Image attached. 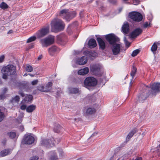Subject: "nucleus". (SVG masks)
Segmentation results:
<instances>
[{
	"label": "nucleus",
	"mask_w": 160,
	"mask_h": 160,
	"mask_svg": "<svg viewBox=\"0 0 160 160\" xmlns=\"http://www.w3.org/2000/svg\"><path fill=\"white\" fill-rule=\"evenodd\" d=\"M106 40L109 42L112 50H122L123 49L122 44L118 42L119 38L113 34H109L105 36Z\"/></svg>",
	"instance_id": "1"
},
{
	"label": "nucleus",
	"mask_w": 160,
	"mask_h": 160,
	"mask_svg": "<svg viewBox=\"0 0 160 160\" xmlns=\"http://www.w3.org/2000/svg\"><path fill=\"white\" fill-rule=\"evenodd\" d=\"M16 71V67L12 65H9L3 67L1 70L3 75L2 78L6 79L8 76L15 74Z\"/></svg>",
	"instance_id": "2"
},
{
	"label": "nucleus",
	"mask_w": 160,
	"mask_h": 160,
	"mask_svg": "<svg viewBox=\"0 0 160 160\" xmlns=\"http://www.w3.org/2000/svg\"><path fill=\"white\" fill-rule=\"evenodd\" d=\"M52 30L55 32L57 30H61L64 28V24L63 22L59 19L55 18L51 23Z\"/></svg>",
	"instance_id": "3"
},
{
	"label": "nucleus",
	"mask_w": 160,
	"mask_h": 160,
	"mask_svg": "<svg viewBox=\"0 0 160 160\" xmlns=\"http://www.w3.org/2000/svg\"><path fill=\"white\" fill-rule=\"evenodd\" d=\"M60 16H64V18L68 22L69 21L76 16V13L74 12H69L68 9H63L59 13Z\"/></svg>",
	"instance_id": "4"
},
{
	"label": "nucleus",
	"mask_w": 160,
	"mask_h": 160,
	"mask_svg": "<svg viewBox=\"0 0 160 160\" xmlns=\"http://www.w3.org/2000/svg\"><path fill=\"white\" fill-rule=\"evenodd\" d=\"M97 83V80L96 78L92 77L86 78L84 81V84L86 87H94Z\"/></svg>",
	"instance_id": "5"
},
{
	"label": "nucleus",
	"mask_w": 160,
	"mask_h": 160,
	"mask_svg": "<svg viewBox=\"0 0 160 160\" xmlns=\"http://www.w3.org/2000/svg\"><path fill=\"white\" fill-rule=\"evenodd\" d=\"M54 36H49L45 38L41 39L40 42L43 46L47 47L54 42Z\"/></svg>",
	"instance_id": "6"
},
{
	"label": "nucleus",
	"mask_w": 160,
	"mask_h": 160,
	"mask_svg": "<svg viewBox=\"0 0 160 160\" xmlns=\"http://www.w3.org/2000/svg\"><path fill=\"white\" fill-rule=\"evenodd\" d=\"M101 68V66L100 65L98 64L93 65L90 68V72L93 74L101 76L102 75Z\"/></svg>",
	"instance_id": "7"
},
{
	"label": "nucleus",
	"mask_w": 160,
	"mask_h": 160,
	"mask_svg": "<svg viewBox=\"0 0 160 160\" xmlns=\"http://www.w3.org/2000/svg\"><path fill=\"white\" fill-rule=\"evenodd\" d=\"M130 18L136 22H140L142 19V16L140 13L136 12H132L129 14Z\"/></svg>",
	"instance_id": "8"
},
{
	"label": "nucleus",
	"mask_w": 160,
	"mask_h": 160,
	"mask_svg": "<svg viewBox=\"0 0 160 160\" xmlns=\"http://www.w3.org/2000/svg\"><path fill=\"white\" fill-rule=\"evenodd\" d=\"M49 26H48L39 30L36 33V35L38 38H41L47 34L49 33Z\"/></svg>",
	"instance_id": "9"
},
{
	"label": "nucleus",
	"mask_w": 160,
	"mask_h": 160,
	"mask_svg": "<svg viewBox=\"0 0 160 160\" xmlns=\"http://www.w3.org/2000/svg\"><path fill=\"white\" fill-rule=\"evenodd\" d=\"M54 140L52 138L49 140L43 139L41 142L40 144L41 145L46 147L50 148L53 147L54 145Z\"/></svg>",
	"instance_id": "10"
},
{
	"label": "nucleus",
	"mask_w": 160,
	"mask_h": 160,
	"mask_svg": "<svg viewBox=\"0 0 160 160\" xmlns=\"http://www.w3.org/2000/svg\"><path fill=\"white\" fill-rule=\"evenodd\" d=\"M83 53L88 58L92 59H93L98 55L97 52L95 51H85Z\"/></svg>",
	"instance_id": "11"
},
{
	"label": "nucleus",
	"mask_w": 160,
	"mask_h": 160,
	"mask_svg": "<svg viewBox=\"0 0 160 160\" xmlns=\"http://www.w3.org/2000/svg\"><path fill=\"white\" fill-rule=\"evenodd\" d=\"M152 90L149 92L154 94L155 93L160 91V83H155L151 86Z\"/></svg>",
	"instance_id": "12"
},
{
	"label": "nucleus",
	"mask_w": 160,
	"mask_h": 160,
	"mask_svg": "<svg viewBox=\"0 0 160 160\" xmlns=\"http://www.w3.org/2000/svg\"><path fill=\"white\" fill-rule=\"evenodd\" d=\"M150 93L149 92L148 93L147 91L143 92V91H141L138 96V99L140 102H143L147 99Z\"/></svg>",
	"instance_id": "13"
},
{
	"label": "nucleus",
	"mask_w": 160,
	"mask_h": 160,
	"mask_svg": "<svg viewBox=\"0 0 160 160\" xmlns=\"http://www.w3.org/2000/svg\"><path fill=\"white\" fill-rule=\"evenodd\" d=\"M34 141V138L30 135H25L22 141L23 143L27 144H31L33 143Z\"/></svg>",
	"instance_id": "14"
},
{
	"label": "nucleus",
	"mask_w": 160,
	"mask_h": 160,
	"mask_svg": "<svg viewBox=\"0 0 160 160\" xmlns=\"http://www.w3.org/2000/svg\"><path fill=\"white\" fill-rule=\"evenodd\" d=\"M142 30L140 28H137L134 30L130 34L132 38H135L139 35L142 32Z\"/></svg>",
	"instance_id": "15"
},
{
	"label": "nucleus",
	"mask_w": 160,
	"mask_h": 160,
	"mask_svg": "<svg viewBox=\"0 0 160 160\" xmlns=\"http://www.w3.org/2000/svg\"><path fill=\"white\" fill-rule=\"evenodd\" d=\"M97 40L98 43L99 48L102 50H104L106 47L105 42L100 38H97Z\"/></svg>",
	"instance_id": "16"
},
{
	"label": "nucleus",
	"mask_w": 160,
	"mask_h": 160,
	"mask_svg": "<svg viewBox=\"0 0 160 160\" xmlns=\"http://www.w3.org/2000/svg\"><path fill=\"white\" fill-rule=\"evenodd\" d=\"M88 61L87 58L82 56L81 58H78L77 61V63L79 65H84L87 63Z\"/></svg>",
	"instance_id": "17"
},
{
	"label": "nucleus",
	"mask_w": 160,
	"mask_h": 160,
	"mask_svg": "<svg viewBox=\"0 0 160 160\" xmlns=\"http://www.w3.org/2000/svg\"><path fill=\"white\" fill-rule=\"evenodd\" d=\"M88 47L91 49L96 47L97 44L95 40L93 38L90 39L88 41Z\"/></svg>",
	"instance_id": "18"
},
{
	"label": "nucleus",
	"mask_w": 160,
	"mask_h": 160,
	"mask_svg": "<svg viewBox=\"0 0 160 160\" xmlns=\"http://www.w3.org/2000/svg\"><path fill=\"white\" fill-rule=\"evenodd\" d=\"M12 150L10 148H8L4 149L0 152V156L2 157H5L7 155L10 154Z\"/></svg>",
	"instance_id": "19"
},
{
	"label": "nucleus",
	"mask_w": 160,
	"mask_h": 160,
	"mask_svg": "<svg viewBox=\"0 0 160 160\" xmlns=\"http://www.w3.org/2000/svg\"><path fill=\"white\" fill-rule=\"evenodd\" d=\"M123 32L125 33H128L129 32V25L127 22H125L122 27Z\"/></svg>",
	"instance_id": "20"
},
{
	"label": "nucleus",
	"mask_w": 160,
	"mask_h": 160,
	"mask_svg": "<svg viewBox=\"0 0 160 160\" xmlns=\"http://www.w3.org/2000/svg\"><path fill=\"white\" fill-rule=\"evenodd\" d=\"M137 132L138 130L136 129H134L131 131L128 134L126 138V141H128Z\"/></svg>",
	"instance_id": "21"
},
{
	"label": "nucleus",
	"mask_w": 160,
	"mask_h": 160,
	"mask_svg": "<svg viewBox=\"0 0 160 160\" xmlns=\"http://www.w3.org/2000/svg\"><path fill=\"white\" fill-rule=\"evenodd\" d=\"M89 71L88 68V67H85L80 70L78 73L79 75H84L87 74L88 72Z\"/></svg>",
	"instance_id": "22"
},
{
	"label": "nucleus",
	"mask_w": 160,
	"mask_h": 160,
	"mask_svg": "<svg viewBox=\"0 0 160 160\" xmlns=\"http://www.w3.org/2000/svg\"><path fill=\"white\" fill-rule=\"evenodd\" d=\"M63 129V128L59 125L57 124L56 125L54 128V131L57 133H59Z\"/></svg>",
	"instance_id": "23"
},
{
	"label": "nucleus",
	"mask_w": 160,
	"mask_h": 160,
	"mask_svg": "<svg viewBox=\"0 0 160 160\" xmlns=\"http://www.w3.org/2000/svg\"><path fill=\"white\" fill-rule=\"evenodd\" d=\"M96 112L95 109L94 108H89L86 111V114L87 115H92L94 114Z\"/></svg>",
	"instance_id": "24"
},
{
	"label": "nucleus",
	"mask_w": 160,
	"mask_h": 160,
	"mask_svg": "<svg viewBox=\"0 0 160 160\" xmlns=\"http://www.w3.org/2000/svg\"><path fill=\"white\" fill-rule=\"evenodd\" d=\"M36 106L34 105H32L29 106L26 109V111L28 112H32L35 109Z\"/></svg>",
	"instance_id": "25"
},
{
	"label": "nucleus",
	"mask_w": 160,
	"mask_h": 160,
	"mask_svg": "<svg viewBox=\"0 0 160 160\" xmlns=\"http://www.w3.org/2000/svg\"><path fill=\"white\" fill-rule=\"evenodd\" d=\"M52 85V83L51 82H50L48 83L44 88L45 90H46V91H45V92H48L50 91Z\"/></svg>",
	"instance_id": "26"
},
{
	"label": "nucleus",
	"mask_w": 160,
	"mask_h": 160,
	"mask_svg": "<svg viewBox=\"0 0 160 160\" xmlns=\"http://www.w3.org/2000/svg\"><path fill=\"white\" fill-rule=\"evenodd\" d=\"M159 46H160V42H154L152 45L151 50H157L158 48H159Z\"/></svg>",
	"instance_id": "27"
},
{
	"label": "nucleus",
	"mask_w": 160,
	"mask_h": 160,
	"mask_svg": "<svg viewBox=\"0 0 160 160\" xmlns=\"http://www.w3.org/2000/svg\"><path fill=\"white\" fill-rule=\"evenodd\" d=\"M33 97L31 95H27L24 98V100L25 102L28 103L31 101Z\"/></svg>",
	"instance_id": "28"
},
{
	"label": "nucleus",
	"mask_w": 160,
	"mask_h": 160,
	"mask_svg": "<svg viewBox=\"0 0 160 160\" xmlns=\"http://www.w3.org/2000/svg\"><path fill=\"white\" fill-rule=\"evenodd\" d=\"M69 91L71 93L76 94L79 92V89L75 88H71L69 89Z\"/></svg>",
	"instance_id": "29"
},
{
	"label": "nucleus",
	"mask_w": 160,
	"mask_h": 160,
	"mask_svg": "<svg viewBox=\"0 0 160 160\" xmlns=\"http://www.w3.org/2000/svg\"><path fill=\"white\" fill-rule=\"evenodd\" d=\"M52 152V155H51L50 158V160H58V158L56 153L54 152Z\"/></svg>",
	"instance_id": "30"
},
{
	"label": "nucleus",
	"mask_w": 160,
	"mask_h": 160,
	"mask_svg": "<svg viewBox=\"0 0 160 160\" xmlns=\"http://www.w3.org/2000/svg\"><path fill=\"white\" fill-rule=\"evenodd\" d=\"M7 134L8 136L12 139L14 138L16 136V133L14 132H9Z\"/></svg>",
	"instance_id": "31"
},
{
	"label": "nucleus",
	"mask_w": 160,
	"mask_h": 160,
	"mask_svg": "<svg viewBox=\"0 0 160 160\" xmlns=\"http://www.w3.org/2000/svg\"><path fill=\"white\" fill-rule=\"evenodd\" d=\"M37 90L41 92H44L46 91V90H45V87L42 85H40L37 87Z\"/></svg>",
	"instance_id": "32"
},
{
	"label": "nucleus",
	"mask_w": 160,
	"mask_h": 160,
	"mask_svg": "<svg viewBox=\"0 0 160 160\" xmlns=\"http://www.w3.org/2000/svg\"><path fill=\"white\" fill-rule=\"evenodd\" d=\"M8 7V5L4 2H2L0 4V8L3 9L7 8Z\"/></svg>",
	"instance_id": "33"
},
{
	"label": "nucleus",
	"mask_w": 160,
	"mask_h": 160,
	"mask_svg": "<svg viewBox=\"0 0 160 160\" xmlns=\"http://www.w3.org/2000/svg\"><path fill=\"white\" fill-rule=\"evenodd\" d=\"M25 70L28 72H31L33 70L32 67L29 64H27L25 68Z\"/></svg>",
	"instance_id": "34"
},
{
	"label": "nucleus",
	"mask_w": 160,
	"mask_h": 160,
	"mask_svg": "<svg viewBox=\"0 0 160 160\" xmlns=\"http://www.w3.org/2000/svg\"><path fill=\"white\" fill-rule=\"evenodd\" d=\"M36 38L35 36H32L30 37L29 38H28L27 41V43H29L30 42H32L36 40Z\"/></svg>",
	"instance_id": "35"
},
{
	"label": "nucleus",
	"mask_w": 160,
	"mask_h": 160,
	"mask_svg": "<svg viewBox=\"0 0 160 160\" xmlns=\"http://www.w3.org/2000/svg\"><path fill=\"white\" fill-rule=\"evenodd\" d=\"M20 100V98L18 96H16L14 98H12V102H16L18 103Z\"/></svg>",
	"instance_id": "36"
},
{
	"label": "nucleus",
	"mask_w": 160,
	"mask_h": 160,
	"mask_svg": "<svg viewBox=\"0 0 160 160\" xmlns=\"http://www.w3.org/2000/svg\"><path fill=\"white\" fill-rule=\"evenodd\" d=\"M137 71V68L134 66H132V69L131 73V75L133 78Z\"/></svg>",
	"instance_id": "37"
},
{
	"label": "nucleus",
	"mask_w": 160,
	"mask_h": 160,
	"mask_svg": "<svg viewBox=\"0 0 160 160\" xmlns=\"http://www.w3.org/2000/svg\"><path fill=\"white\" fill-rule=\"evenodd\" d=\"M4 115L3 112H1V110L0 109V122H1L4 118Z\"/></svg>",
	"instance_id": "38"
},
{
	"label": "nucleus",
	"mask_w": 160,
	"mask_h": 160,
	"mask_svg": "<svg viewBox=\"0 0 160 160\" xmlns=\"http://www.w3.org/2000/svg\"><path fill=\"white\" fill-rule=\"evenodd\" d=\"M58 150L60 156L62 157L64 155V153L62 150L61 148H59L58 149Z\"/></svg>",
	"instance_id": "39"
},
{
	"label": "nucleus",
	"mask_w": 160,
	"mask_h": 160,
	"mask_svg": "<svg viewBox=\"0 0 160 160\" xmlns=\"http://www.w3.org/2000/svg\"><path fill=\"white\" fill-rule=\"evenodd\" d=\"M139 51H133L132 54V56H135L139 52Z\"/></svg>",
	"instance_id": "40"
},
{
	"label": "nucleus",
	"mask_w": 160,
	"mask_h": 160,
	"mask_svg": "<svg viewBox=\"0 0 160 160\" xmlns=\"http://www.w3.org/2000/svg\"><path fill=\"white\" fill-rule=\"evenodd\" d=\"M38 159L39 157L38 156H34L31 157L29 160H38Z\"/></svg>",
	"instance_id": "41"
},
{
	"label": "nucleus",
	"mask_w": 160,
	"mask_h": 160,
	"mask_svg": "<svg viewBox=\"0 0 160 160\" xmlns=\"http://www.w3.org/2000/svg\"><path fill=\"white\" fill-rule=\"evenodd\" d=\"M38 80H36L32 81L31 82V84L32 85H35L38 83Z\"/></svg>",
	"instance_id": "42"
},
{
	"label": "nucleus",
	"mask_w": 160,
	"mask_h": 160,
	"mask_svg": "<svg viewBox=\"0 0 160 160\" xmlns=\"http://www.w3.org/2000/svg\"><path fill=\"white\" fill-rule=\"evenodd\" d=\"M124 38H125V39H124L125 43L126 46L127 47H128L130 46V43L129 42H128L126 40H125V39H126L125 37Z\"/></svg>",
	"instance_id": "43"
},
{
	"label": "nucleus",
	"mask_w": 160,
	"mask_h": 160,
	"mask_svg": "<svg viewBox=\"0 0 160 160\" xmlns=\"http://www.w3.org/2000/svg\"><path fill=\"white\" fill-rule=\"evenodd\" d=\"M150 26V23H148V22H145L143 24V27L146 28Z\"/></svg>",
	"instance_id": "44"
},
{
	"label": "nucleus",
	"mask_w": 160,
	"mask_h": 160,
	"mask_svg": "<svg viewBox=\"0 0 160 160\" xmlns=\"http://www.w3.org/2000/svg\"><path fill=\"white\" fill-rule=\"evenodd\" d=\"M27 108V106L25 105H22L20 107V108L22 110L26 109Z\"/></svg>",
	"instance_id": "45"
},
{
	"label": "nucleus",
	"mask_w": 160,
	"mask_h": 160,
	"mask_svg": "<svg viewBox=\"0 0 160 160\" xmlns=\"http://www.w3.org/2000/svg\"><path fill=\"white\" fill-rule=\"evenodd\" d=\"M5 58V56L4 55H2L0 57V63L2 62H3Z\"/></svg>",
	"instance_id": "46"
},
{
	"label": "nucleus",
	"mask_w": 160,
	"mask_h": 160,
	"mask_svg": "<svg viewBox=\"0 0 160 160\" xmlns=\"http://www.w3.org/2000/svg\"><path fill=\"white\" fill-rule=\"evenodd\" d=\"M50 49H51V50H57L58 49V48L56 46H53Z\"/></svg>",
	"instance_id": "47"
},
{
	"label": "nucleus",
	"mask_w": 160,
	"mask_h": 160,
	"mask_svg": "<svg viewBox=\"0 0 160 160\" xmlns=\"http://www.w3.org/2000/svg\"><path fill=\"white\" fill-rule=\"evenodd\" d=\"M114 55H116L119 53L120 51H112Z\"/></svg>",
	"instance_id": "48"
},
{
	"label": "nucleus",
	"mask_w": 160,
	"mask_h": 160,
	"mask_svg": "<svg viewBox=\"0 0 160 160\" xmlns=\"http://www.w3.org/2000/svg\"><path fill=\"white\" fill-rule=\"evenodd\" d=\"M48 52L50 55L53 56L55 52V51H48Z\"/></svg>",
	"instance_id": "49"
},
{
	"label": "nucleus",
	"mask_w": 160,
	"mask_h": 160,
	"mask_svg": "<svg viewBox=\"0 0 160 160\" xmlns=\"http://www.w3.org/2000/svg\"><path fill=\"white\" fill-rule=\"evenodd\" d=\"M33 46H34V45L33 44H31L28 46V49H32L33 48Z\"/></svg>",
	"instance_id": "50"
},
{
	"label": "nucleus",
	"mask_w": 160,
	"mask_h": 160,
	"mask_svg": "<svg viewBox=\"0 0 160 160\" xmlns=\"http://www.w3.org/2000/svg\"><path fill=\"white\" fill-rule=\"evenodd\" d=\"M112 4L115 3L117 1L116 0H108Z\"/></svg>",
	"instance_id": "51"
},
{
	"label": "nucleus",
	"mask_w": 160,
	"mask_h": 160,
	"mask_svg": "<svg viewBox=\"0 0 160 160\" xmlns=\"http://www.w3.org/2000/svg\"><path fill=\"white\" fill-rule=\"evenodd\" d=\"M19 94L22 97H24L25 96L24 94L22 91H20Z\"/></svg>",
	"instance_id": "52"
},
{
	"label": "nucleus",
	"mask_w": 160,
	"mask_h": 160,
	"mask_svg": "<svg viewBox=\"0 0 160 160\" xmlns=\"http://www.w3.org/2000/svg\"><path fill=\"white\" fill-rule=\"evenodd\" d=\"M42 55H40L39 56L38 58V60H40L42 58Z\"/></svg>",
	"instance_id": "53"
},
{
	"label": "nucleus",
	"mask_w": 160,
	"mask_h": 160,
	"mask_svg": "<svg viewBox=\"0 0 160 160\" xmlns=\"http://www.w3.org/2000/svg\"><path fill=\"white\" fill-rule=\"evenodd\" d=\"M154 55H155V54L158 53V51H152Z\"/></svg>",
	"instance_id": "54"
},
{
	"label": "nucleus",
	"mask_w": 160,
	"mask_h": 160,
	"mask_svg": "<svg viewBox=\"0 0 160 160\" xmlns=\"http://www.w3.org/2000/svg\"><path fill=\"white\" fill-rule=\"evenodd\" d=\"M97 133L96 132H94L92 135L91 136V137H92L93 136H95L97 135Z\"/></svg>",
	"instance_id": "55"
},
{
	"label": "nucleus",
	"mask_w": 160,
	"mask_h": 160,
	"mask_svg": "<svg viewBox=\"0 0 160 160\" xmlns=\"http://www.w3.org/2000/svg\"><path fill=\"white\" fill-rule=\"evenodd\" d=\"M4 96L2 95H0V99H3L4 98Z\"/></svg>",
	"instance_id": "56"
},
{
	"label": "nucleus",
	"mask_w": 160,
	"mask_h": 160,
	"mask_svg": "<svg viewBox=\"0 0 160 160\" xmlns=\"http://www.w3.org/2000/svg\"><path fill=\"white\" fill-rule=\"evenodd\" d=\"M135 160H142V158L141 157H138L135 159Z\"/></svg>",
	"instance_id": "57"
},
{
	"label": "nucleus",
	"mask_w": 160,
	"mask_h": 160,
	"mask_svg": "<svg viewBox=\"0 0 160 160\" xmlns=\"http://www.w3.org/2000/svg\"><path fill=\"white\" fill-rule=\"evenodd\" d=\"M13 32V31L12 30H9L8 32V34H9L12 33Z\"/></svg>",
	"instance_id": "58"
},
{
	"label": "nucleus",
	"mask_w": 160,
	"mask_h": 160,
	"mask_svg": "<svg viewBox=\"0 0 160 160\" xmlns=\"http://www.w3.org/2000/svg\"><path fill=\"white\" fill-rule=\"evenodd\" d=\"M6 141L5 140H4L2 141V143L3 144H5L6 143Z\"/></svg>",
	"instance_id": "59"
},
{
	"label": "nucleus",
	"mask_w": 160,
	"mask_h": 160,
	"mask_svg": "<svg viewBox=\"0 0 160 160\" xmlns=\"http://www.w3.org/2000/svg\"><path fill=\"white\" fill-rule=\"evenodd\" d=\"M20 129L22 131H23L24 129V128L23 127H22L20 128Z\"/></svg>",
	"instance_id": "60"
},
{
	"label": "nucleus",
	"mask_w": 160,
	"mask_h": 160,
	"mask_svg": "<svg viewBox=\"0 0 160 160\" xmlns=\"http://www.w3.org/2000/svg\"><path fill=\"white\" fill-rule=\"evenodd\" d=\"M29 75L31 76V77H33V76H34V75H33V74H29Z\"/></svg>",
	"instance_id": "61"
},
{
	"label": "nucleus",
	"mask_w": 160,
	"mask_h": 160,
	"mask_svg": "<svg viewBox=\"0 0 160 160\" xmlns=\"http://www.w3.org/2000/svg\"><path fill=\"white\" fill-rule=\"evenodd\" d=\"M147 88V86H145L143 88H144V89H145Z\"/></svg>",
	"instance_id": "62"
},
{
	"label": "nucleus",
	"mask_w": 160,
	"mask_h": 160,
	"mask_svg": "<svg viewBox=\"0 0 160 160\" xmlns=\"http://www.w3.org/2000/svg\"><path fill=\"white\" fill-rule=\"evenodd\" d=\"M27 75H28V74H27V73H25V74L23 75V76H27Z\"/></svg>",
	"instance_id": "63"
},
{
	"label": "nucleus",
	"mask_w": 160,
	"mask_h": 160,
	"mask_svg": "<svg viewBox=\"0 0 160 160\" xmlns=\"http://www.w3.org/2000/svg\"><path fill=\"white\" fill-rule=\"evenodd\" d=\"M4 91H7V89L6 88H5L4 89Z\"/></svg>",
	"instance_id": "64"
}]
</instances>
